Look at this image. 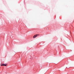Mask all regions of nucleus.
<instances>
[{
	"mask_svg": "<svg viewBox=\"0 0 74 74\" xmlns=\"http://www.w3.org/2000/svg\"><path fill=\"white\" fill-rule=\"evenodd\" d=\"M7 64H1V66H6Z\"/></svg>",
	"mask_w": 74,
	"mask_h": 74,
	"instance_id": "obj_2",
	"label": "nucleus"
},
{
	"mask_svg": "<svg viewBox=\"0 0 74 74\" xmlns=\"http://www.w3.org/2000/svg\"><path fill=\"white\" fill-rule=\"evenodd\" d=\"M38 36H39V34H38L34 35L33 37V38H36V37H37Z\"/></svg>",
	"mask_w": 74,
	"mask_h": 74,
	"instance_id": "obj_1",
	"label": "nucleus"
}]
</instances>
